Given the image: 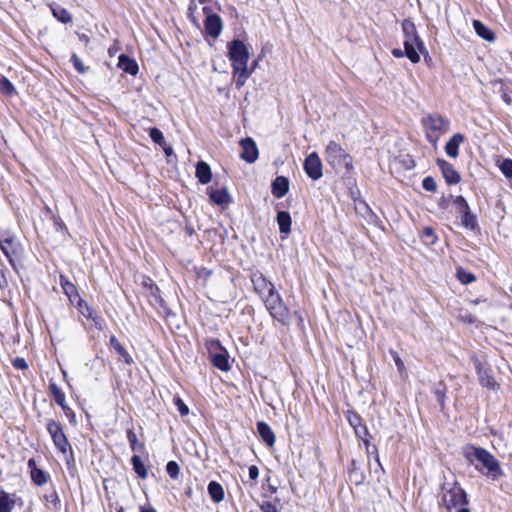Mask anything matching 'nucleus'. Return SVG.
<instances>
[{
	"label": "nucleus",
	"instance_id": "obj_26",
	"mask_svg": "<svg viewBox=\"0 0 512 512\" xmlns=\"http://www.w3.org/2000/svg\"><path fill=\"white\" fill-rule=\"evenodd\" d=\"M473 27H474L477 35L479 37H481L482 39H484L488 42H493L495 40V34L486 25H484L481 21L474 20Z\"/></svg>",
	"mask_w": 512,
	"mask_h": 512
},
{
	"label": "nucleus",
	"instance_id": "obj_44",
	"mask_svg": "<svg viewBox=\"0 0 512 512\" xmlns=\"http://www.w3.org/2000/svg\"><path fill=\"white\" fill-rule=\"evenodd\" d=\"M127 439L130 443V447L133 451H136L137 449L141 448L142 445L138 442L136 434L133 432V430L127 431Z\"/></svg>",
	"mask_w": 512,
	"mask_h": 512
},
{
	"label": "nucleus",
	"instance_id": "obj_57",
	"mask_svg": "<svg viewBox=\"0 0 512 512\" xmlns=\"http://www.w3.org/2000/svg\"><path fill=\"white\" fill-rule=\"evenodd\" d=\"M161 146L167 156H170L173 153L172 147L169 146L167 143H166V145H161Z\"/></svg>",
	"mask_w": 512,
	"mask_h": 512
},
{
	"label": "nucleus",
	"instance_id": "obj_30",
	"mask_svg": "<svg viewBox=\"0 0 512 512\" xmlns=\"http://www.w3.org/2000/svg\"><path fill=\"white\" fill-rule=\"evenodd\" d=\"M15 500L5 491H0V512H12Z\"/></svg>",
	"mask_w": 512,
	"mask_h": 512
},
{
	"label": "nucleus",
	"instance_id": "obj_21",
	"mask_svg": "<svg viewBox=\"0 0 512 512\" xmlns=\"http://www.w3.org/2000/svg\"><path fill=\"white\" fill-rule=\"evenodd\" d=\"M257 431L263 442H265L268 446L272 447L275 444V434L267 423L263 421L258 422Z\"/></svg>",
	"mask_w": 512,
	"mask_h": 512
},
{
	"label": "nucleus",
	"instance_id": "obj_28",
	"mask_svg": "<svg viewBox=\"0 0 512 512\" xmlns=\"http://www.w3.org/2000/svg\"><path fill=\"white\" fill-rule=\"evenodd\" d=\"M49 390L51 392V395L53 396L55 402L65 411L68 409V406L66 405L65 400V394L64 392L57 386V384L53 381H50L49 383Z\"/></svg>",
	"mask_w": 512,
	"mask_h": 512
},
{
	"label": "nucleus",
	"instance_id": "obj_59",
	"mask_svg": "<svg viewBox=\"0 0 512 512\" xmlns=\"http://www.w3.org/2000/svg\"><path fill=\"white\" fill-rule=\"evenodd\" d=\"M141 512H156L153 508H148V509H141Z\"/></svg>",
	"mask_w": 512,
	"mask_h": 512
},
{
	"label": "nucleus",
	"instance_id": "obj_40",
	"mask_svg": "<svg viewBox=\"0 0 512 512\" xmlns=\"http://www.w3.org/2000/svg\"><path fill=\"white\" fill-rule=\"evenodd\" d=\"M455 208L459 214H462L468 210H470L467 201L462 196H456L453 200Z\"/></svg>",
	"mask_w": 512,
	"mask_h": 512
},
{
	"label": "nucleus",
	"instance_id": "obj_6",
	"mask_svg": "<svg viewBox=\"0 0 512 512\" xmlns=\"http://www.w3.org/2000/svg\"><path fill=\"white\" fill-rule=\"evenodd\" d=\"M441 502L448 511L467 503V495L462 487L457 483L445 484Z\"/></svg>",
	"mask_w": 512,
	"mask_h": 512
},
{
	"label": "nucleus",
	"instance_id": "obj_18",
	"mask_svg": "<svg viewBox=\"0 0 512 512\" xmlns=\"http://www.w3.org/2000/svg\"><path fill=\"white\" fill-rule=\"evenodd\" d=\"M464 135L461 133L454 134L445 145V152L451 158H456L459 154V146L464 142Z\"/></svg>",
	"mask_w": 512,
	"mask_h": 512
},
{
	"label": "nucleus",
	"instance_id": "obj_8",
	"mask_svg": "<svg viewBox=\"0 0 512 512\" xmlns=\"http://www.w3.org/2000/svg\"><path fill=\"white\" fill-rule=\"evenodd\" d=\"M47 430L53 440L54 445L57 447V449H59L60 452L65 454L67 450L70 449V444L63 432L62 425L59 422L51 419L47 422Z\"/></svg>",
	"mask_w": 512,
	"mask_h": 512
},
{
	"label": "nucleus",
	"instance_id": "obj_43",
	"mask_svg": "<svg viewBox=\"0 0 512 512\" xmlns=\"http://www.w3.org/2000/svg\"><path fill=\"white\" fill-rule=\"evenodd\" d=\"M422 186L426 191L429 192H436L437 190L436 181L431 176H427L423 179Z\"/></svg>",
	"mask_w": 512,
	"mask_h": 512
},
{
	"label": "nucleus",
	"instance_id": "obj_22",
	"mask_svg": "<svg viewBox=\"0 0 512 512\" xmlns=\"http://www.w3.org/2000/svg\"><path fill=\"white\" fill-rule=\"evenodd\" d=\"M118 67L124 72L130 75H136L138 73V65L135 60L131 59L125 54H121L118 58Z\"/></svg>",
	"mask_w": 512,
	"mask_h": 512
},
{
	"label": "nucleus",
	"instance_id": "obj_2",
	"mask_svg": "<svg viewBox=\"0 0 512 512\" xmlns=\"http://www.w3.org/2000/svg\"><path fill=\"white\" fill-rule=\"evenodd\" d=\"M465 456L471 464L475 460L480 462L487 470L486 475L494 481L504 475L499 461L484 448L470 447L466 450Z\"/></svg>",
	"mask_w": 512,
	"mask_h": 512
},
{
	"label": "nucleus",
	"instance_id": "obj_7",
	"mask_svg": "<svg viewBox=\"0 0 512 512\" xmlns=\"http://www.w3.org/2000/svg\"><path fill=\"white\" fill-rule=\"evenodd\" d=\"M205 347L209 353L212 364L221 371L230 370V363L228 360V353L225 348L222 347L219 340L207 339Z\"/></svg>",
	"mask_w": 512,
	"mask_h": 512
},
{
	"label": "nucleus",
	"instance_id": "obj_3",
	"mask_svg": "<svg viewBox=\"0 0 512 512\" xmlns=\"http://www.w3.org/2000/svg\"><path fill=\"white\" fill-rule=\"evenodd\" d=\"M325 160L336 172H351L353 159L337 142L330 141L325 149Z\"/></svg>",
	"mask_w": 512,
	"mask_h": 512
},
{
	"label": "nucleus",
	"instance_id": "obj_29",
	"mask_svg": "<svg viewBox=\"0 0 512 512\" xmlns=\"http://www.w3.org/2000/svg\"><path fill=\"white\" fill-rule=\"evenodd\" d=\"M45 505L48 509L56 510L60 506V499L54 488L47 490L43 496Z\"/></svg>",
	"mask_w": 512,
	"mask_h": 512
},
{
	"label": "nucleus",
	"instance_id": "obj_46",
	"mask_svg": "<svg viewBox=\"0 0 512 512\" xmlns=\"http://www.w3.org/2000/svg\"><path fill=\"white\" fill-rule=\"evenodd\" d=\"M78 307L81 314H83L85 317L93 318V312L85 301H83L82 299H78Z\"/></svg>",
	"mask_w": 512,
	"mask_h": 512
},
{
	"label": "nucleus",
	"instance_id": "obj_10",
	"mask_svg": "<svg viewBox=\"0 0 512 512\" xmlns=\"http://www.w3.org/2000/svg\"><path fill=\"white\" fill-rule=\"evenodd\" d=\"M251 282L253 284L254 291L261 299L276 290L274 284L259 271H255L251 274Z\"/></svg>",
	"mask_w": 512,
	"mask_h": 512
},
{
	"label": "nucleus",
	"instance_id": "obj_56",
	"mask_svg": "<svg viewBox=\"0 0 512 512\" xmlns=\"http://www.w3.org/2000/svg\"><path fill=\"white\" fill-rule=\"evenodd\" d=\"M392 54L395 58H402L405 55V50H401L399 48H395L392 50Z\"/></svg>",
	"mask_w": 512,
	"mask_h": 512
},
{
	"label": "nucleus",
	"instance_id": "obj_48",
	"mask_svg": "<svg viewBox=\"0 0 512 512\" xmlns=\"http://www.w3.org/2000/svg\"><path fill=\"white\" fill-rule=\"evenodd\" d=\"M175 405L179 411V413L182 415V416H186L188 415L189 413V408L188 406L184 403V401L181 399V398H176L175 399Z\"/></svg>",
	"mask_w": 512,
	"mask_h": 512
},
{
	"label": "nucleus",
	"instance_id": "obj_47",
	"mask_svg": "<svg viewBox=\"0 0 512 512\" xmlns=\"http://www.w3.org/2000/svg\"><path fill=\"white\" fill-rule=\"evenodd\" d=\"M71 62L74 66V68L79 72V73H85L86 72V68L85 66L83 65V62L81 61V59L76 55V54H73L71 56Z\"/></svg>",
	"mask_w": 512,
	"mask_h": 512
},
{
	"label": "nucleus",
	"instance_id": "obj_36",
	"mask_svg": "<svg viewBox=\"0 0 512 512\" xmlns=\"http://www.w3.org/2000/svg\"><path fill=\"white\" fill-rule=\"evenodd\" d=\"M61 285L65 294L69 297L70 301L73 302V297H78L75 285L69 282L67 279H64L63 277H61Z\"/></svg>",
	"mask_w": 512,
	"mask_h": 512
},
{
	"label": "nucleus",
	"instance_id": "obj_9",
	"mask_svg": "<svg viewBox=\"0 0 512 512\" xmlns=\"http://www.w3.org/2000/svg\"><path fill=\"white\" fill-rule=\"evenodd\" d=\"M18 246L16 237L12 233L0 229V249L11 263L18 252Z\"/></svg>",
	"mask_w": 512,
	"mask_h": 512
},
{
	"label": "nucleus",
	"instance_id": "obj_15",
	"mask_svg": "<svg viewBox=\"0 0 512 512\" xmlns=\"http://www.w3.org/2000/svg\"><path fill=\"white\" fill-rule=\"evenodd\" d=\"M271 317L282 325L288 326L290 323V311L284 301L278 302V305L269 310Z\"/></svg>",
	"mask_w": 512,
	"mask_h": 512
},
{
	"label": "nucleus",
	"instance_id": "obj_49",
	"mask_svg": "<svg viewBox=\"0 0 512 512\" xmlns=\"http://www.w3.org/2000/svg\"><path fill=\"white\" fill-rule=\"evenodd\" d=\"M355 434L359 439H365L369 436V431L366 425L361 424L354 428Z\"/></svg>",
	"mask_w": 512,
	"mask_h": 512
},
{
	"label": "nucleus",
	"instance_id": "obj_25",
	"mask_svg": "<svg viewBox=\"0 0 512 512\" xmlns=\"http://www.w3.org/2000/svg\"><path fill=\"white\" fill-rule=\"evenodd\" d=\"M207 491L212 501L215 503H220L225 498V492L222 485L216 481L209 482Z\"/></svg>",
	"mask_w": 512,
	"mask_h": 512
},
{
	"label": "nucleus",
	"instance_id": "obj_31",
	"mask_svg": "<svg viewBox=\"0 0 512 512\" xmlns=\"http://www.w3.org/2000/svg\"><path fill=\"white\" fill-rule=\"evenodd\" d=\"M131 462H132L133 469H134L135 473L141 479L147 478L148 472H147V469H146L144 463L142 462L141 458L137 455H134L131 459Z\"/></svg>",
	"mask_w": 512,
	"mask_h": 512
},
{
	"label": "nucleus",
	"instance_id": "obj_24",
	"mask_svg": "<svg viewBox=\"0 0 512 512\" xmlns=\"http://www.w3.org/2000/svg\"><path fill=\"white\" fill-rule=\"evenodd\" d=\"M196 177L201 184H207L211 181V178H212L211 168L206 162L199 161L197 163Z\"/></svg>",
	"mask_w": 512,
	"mask_h": 512
},
{
	"label": "nucleus",
	"instance_id": "obj_58",
	"mask_svg": "<svg viewBox=\"0 0 512 512\" xmlns=\"http://www.w3.org/2000/svg\"><path fill=\"white\" fill-rule=\"evenodd\" d=\"M361 440L365 445L366 452L369 453V448H372L373 445L370 444L368 437H366L365 439H361Z\"/></svg>",
	"mask_w": 512,
	"mask_h": 512
},
{
	"label": "nucleus",
	"instance_id": "obj_33",
	"mask_svg": "<svg viewBox=\"0 0 512 512\" xmlns=\"http://www.w3.org/2000/svg\"><path fill=\"white\" fill-rule=\"evenodd\" d=\"M262 301H263L266 309L269 311L272 309V307L278 305V302H282L283 299H282L281 295L277 292V290H275L271 294L265 296L262 299Z\"/></svg>",
	"mask_w": 512,
	"mask_h": 512
},
{
	"label": "nucleus",
	"instance_id": "obj_38",
	"mask_svg": "<svg viewBox=\"0 0 512 512\" xmlns=\"http://www.w3.org/2000/svg\"><path fill=\"white\" fill-rule=\"evenodd\" d=\"M456 275H457L458 280H459L461 283H463V284H469V283H472V282H474V281H475V279H476V277H475L472 273L467 272V271H465V270H464V269H462V268H459V269L457 270Z\"/></svg>",
	"mask_w": 512,
	"mask_h": 512
},
{
	"label": "nucleus",
	"instance_id": "obj_11",
	"mask_svg": "<svg viewBox=\"0 0 512 512\" xmlns=\"http://www.w3.org/2000/svg\"><path fill=\"white\" fill-rule=\"evenodd\" d=\"M473 361L480 384L488 389L496 390L499 385L491 375L490 369L485 367L477 358H473Z\"/></svg>",
	"mask_w": 512,
	"mask_h": 512
},
{
	"label": "nucleus",
	"instance_id": "obj_4",
	"mask_svg": "<svg viewBox=\"0 0 512 512\" xmlns=\"http://www.w3.org/2000/svg\"><path fill=\"white\" fill-rule=\"evenodd\" d=\"M402 30L405 36L404 48L405 56L412 62L418 63L420 61V52H423L425 47L423 42L417 35L416 27L410 20L402 22Z\"/></svg>",
	"mask_w": 512,
	"mask_h": 512
},
{
	"label": "nucleus",
	"instance_id": "obj_16",
	"mask_svg": "<svg viewBox=\"0 0 512 512\" xmlns=\"http://www.w3.org/2000/svg\"><path fill=\"white\" fill-rule=\"evenodd\" d=\"M437 164L448 184H457L460 181V175L450 163L445 160L438 159Z\"/></svg>",
	"mask_w": 512,
	"mask_h": 512
},
{
	"label": "nucleus",
	"instance_id": "obj_51",
	"mask_svg": "<svg viewBox=\"0 0 512 512\" xmlns=\"http://www.w3.org/2000/svg\"><path fill=\"white\" fill-rule=\"evenodd\" d=\"M390 353H391V355H392V357H393V359H394V362H395V364H396V366H397L398 370H399L400 372H402V371L404 370L405 366H404L403 361H402V360H401V358L399 357L398 353H397V352H395V351H391Z\"/></svg>",
	"mask_w": 512,
	"mask_h": 512
},
{
	"label": "nucleus",
	"instance_id": "obj_60",
	"mask_svg": "<svg viewBox=\"0 0 512 512\" xmlns=\"http://www.w3.org/2000/svg\"><path fill=\"white\" fill-rule=\"evenodd\" d=\"M458 512H470V510H469V509H466V508H461V509H459V511H458Z\"/></svg>",
	"mask_w": 512,
	"mask_h": 512
},
{
	"label": "nucleus",
	"instance_id": "obj_14",
	"mask_svg": "<svg viewBox=\"0 0 512 512\" xmlns=\"http://www.w3.org/2000/svg\"><path fill=\"white\" fill-rule=\"evenodd\" d=\"M204 27L206 33L212 38H217L223 28L221 18L216 14H209L206 16Z\"/></svg>",
	"mask_w": 512,
	"mask_h": 512
},
{
	"label": "nucleus",
	"instance_id": "obj_45",
	"mask_svg": "<svg viewBox=\"0 0 512 512\" xmlns=\"http://www.w3.org/2000/svg\"><path fill=\"white\" fill-rule=\"evenodd\" d=\"M166 471L171 478L176 479L179 475V465L175 461H169L166 465Z\"/></svg>",
	"mask_w": 512,
	"mask_h": 512
},
{
	"label": "nucleus",
	"instance_id": "obj_42",
	"mask_svg": "<svg viewBox=\"0 0 512 512\" xmlns=\"http://www.w3.org/2000/svg\"><path fill=\"white\" fill-rule=\"evenodd\" d=\"M346 418L353 429L362 424V419L359 414L353 411H348Z\"/></svg>",
	"mask_w": 512,
	"mask_h": 512
},
{
	"label": "nucleus",
	"instance_id": "obj_1",
	"mask_svg": "<svg viewBox=\"0 0 512 512\" xmlns=\"http://www.w3.org/2000/svg\"><path fill=\"white\" fill-rule=\"evenodd\" d=\"M229 59L232 63L235 87L241 89L247 79L254 71L257 63L254 62L252 67L248 68L249 51L247 46L240 40H233L229 43Z\"/></svg>",
	"mask_w": 512,
	"mask_h": 512
},
{
	"label": "nucleus",
	"instance_id": "obj_41",
	"mask_svg": "<svg viewBox=\"0 0 512 512\" xmlns=\"http://www.w3.org/2000/svg\"><path fill=\"white\" fill-rule=\"evenodd\" d=\"M150 138L157 144L166 145L163 133L158 128H151L149 131Z\"/></svg>",
	"mask_w": 512,
	"mask_h": 512
},
{
	"label": "nucleus",
	"instance_id": "obj_27",
	"mask_svg": "<svg viewBox=\"0 0 512 512\" xmlns=\"http://www.w3.org/2000/svg\"><path fill=\"white\" fill-rule=\"evenodd\" d=\"M110 345L111 347L119 354V356L123 359L124 363L130 365L133 363V359L128 351L120 344L115 336L110 337Z\"/></svg>",
	"mask_w": 512,
	"mask_h": 512
},
{
	"label": "nucleus",
	"instance_id": "obj_23",
	"mask_svg": "<svg viewBox=\"0 0 512 512\" xmlns=\"http://www.w3.org/2000/svg\"><path fill=\"white\" fill-rule=\"evenodd\" d=\"M276 220H277V223L279 226L280 233L284 234L286 236L289 235L291 232V224H292V220H291V216H290L289 212L279 211L277 213Z\"/></svg>",
	"mask_w": 512,
	"mask_h": 512
},
{
	"label": "nucleus",
	"instance_id": "obj_32",
	"mask_svg": "<svg viewBox=\"0 0 512 512\" xmlns=\"http://www.w3.org/2000/svg\"><path fill=\"white\" fill-rule=\"evenodd\" d=\"M52 13L55 18H57L62 23H69L72 21L71 14L63 7L56 5L52 7Z\"/></svg>",
	"mask_w": 512,
	"mask_h": 512
},
{
	"label": "nucleus",
	"instance_id": "obj_50",
	"mask_svg": "<svg viewBox=\"0 0 512 512\" xmlns=\"http://www.w3.org/2000/svg\"><path fill=\"white\" fill-rule=\"evenodd\" d=\"M13 367L18 370H26L28 368V364L26 360L22 357H17L12 362Z\"/></svg>",
	"mask_w": 512,
	"mask_h": 512
},
{
	"label": "nucleus",
	"instance_id": "obj_61",
	"mask_svg": "<svg viewBox=\"0 0 512 512\" xmlns=\"http://www.w3.org/2000/svg\"><path fill=\"white\" fill-rule=\"evenodd\" d=\"M200 2L204 3V2H207L208 0H199Z\"/></svg>",
	"mask_w": 512,
	"mask_h": 512
},
{
	"label": "nucleus",
	"instance_id": "obj_19",
	"mask_svg": "<svg viewBox=\"0 0 512 512\" xmlns=\"http://www.w3.org/2000/svg\"><path fill=\"white\" fill-rule=\"evenodd\" d=\"M211 202L216 205H228L231 202V196L226 188L214 190L207 189Z\"/></svg>",
	"mask_w": 512,
	"mask_h": 512
},
{
	"label": "nucleus",
	"instance_id": "obj_37",
	"mask_svg": "<svg viewBox=\"0 0 512 512\" xmlns=\"http://www.w3.org/2000/svg\"><path fill=\"white\" fill-rule=\"evenodd\" d=\"M0 91L7 96H13L16 94L14 85L6 77L0 78Z\"/></svg>",
	"mask_w": 512,
	"mask_h": 512
},
{
	"label": "nucleus",
	"instance_id": "obj_35",
	"mask_svg": "<svg viewBox=\"0 0 512 512\" xmlns=\"http://www.w3.org/2000/svg\"><path fill=\"white\" fill-rule=\"evenodd\" d=\"M421 238H422L423 243L428 246L434 245L437 241V236L435 234V231L431 227H425L422 230Z\"/></svg>",
	"mask_w": 512,
	"mask_h": 512
},
{
	"label": "nucleus",
	"instance_id": "obj_5",
	"mask_svg": "<svg viewBox=\"0 0 512 512\" xmlns=\"http://www.w3.org/2000/svg\"><path fill=\"white\" fill-rule=\"evenodd\" d=\"M421 123L429 142L436 144L439 136L446 133L449 128V120L438 113H430L424 116Z\"/></svg>",
	"mask_w": 512,
	"mask_h": 512
},
{
	"label": "nucleus",
	"instance_id": "obj_20",
	"mask_svg": "<svg viewBox=\"0 0 512 512\" xmlns=\"http://www.w3.org/2000/svg\"><path fill=\"white\" fill-rule=\"evenodd\" d=\"M289 190V181L284 176H278L272 182V194L276 198L284 197Z\"/></svg>",
	"mask_w": 512,
	"mask_h": 512
},
{
	"label": "nucleus",
	"instance_id": "obj_17",
	"mask_svg": "<svg viewBox=\"0 0 512 512\" xmlns=\"http://www.w3.org/2000/svg\"><path fill=\"white\" fill-rule=\"evenodd\" d=\"M28 467L30 469L31 479L36 485L42 486L47 483L49 475L45 471L37 468L34 459L28 460Z\"/></svg>",
	"mask_w": 512,
	"mask_h": 512
},
{
	"label": "nucleus",
	"instance_id": "obj_39",
	"mask_svg": "<svg viewBox=\"0 0 512 512\" xmlns=\"http://www.w3.org/2000/svg\"><path fill=\"white\" fill-rule=\"evenodd\" d=\"M498 167L506 178L512 179V160L511 159H504L503 161H501V163L498 165Z\"/></svg>",
	"mask_w": 512,
	"mask_h": 512
},
{
	"label": "nucleus",
	"instance_id": "obj_53",
	"mask_svg": "<svg viewBox=\"0 0 512 512\" xmlns=\"http://www.w3.org/2000/svg\"><path fill=\"white\" fill-rule=\"evenodd\" d=\"M435 395L437 398V401L440 403L441 407H444V398H445V392L440 389L435 390Z\"/></svg>",
	"mask_w": 512,
	"mask_h": 512
},
{
	"label": "nucleus",
	"instance_id": "obj_54",
	"mask_svg": "<svg viewBox=\"0 0 512 512\" xmlns=\"http://www.w3.org/2000/svg\"><path fill=\"white\" fill-rule=\"evenodd\" d=\"M261 509H262L263 512H277L276 507L272 503H270V502H265L261 506Z\"/></svg>",
	"mask_w": 512,
	"mask_h": 512
},
{
	"label": "nucleus",
	"instance_id": "obj_52",
	"mask_svg": "<svg viewBox=\"0 0 512 512\" xmlns=\"http://www.w3.org/2000/svg\"><path fill=\"white\" fill-rule=\"evenodd\" d=\"M259 476V469L255 465L249 467V477L251 480H256Z\"/></svg>",
	"mask_w": 512,
	"mask_h": 512
},
{
	"label": "nucleus",
	"instance_id": "obj_55",
	"mask_svg": "<svg viewBox=\"0 0 512 512\" xmlns=\"http://www.w3.org/2000/svg\"><path fill=\"white\" fill-rule=\"evenodd\" d=\"M368 454H374L375 455V461L377 462L378 466L383 470V467L380 463L379 455H378V449L376 446H372V448H369Z\"/></svg>",
	"mask_w": 512,
	"mask_h": 512
},
{
	"label": "nucleus",
	"instance_id": "obj_13",
	"mask_svg": "<svg viewBox=\"0 0 512 512\" xmlns=\"http://www.w3.org/2000/svg\"><path fill=\"white\" fill-rule=\"evenodd\" d=\"M242 147L241 158L248 163H254L258 158V148L252 138H245L240 141Z\"/></svg>",
	"mask_w": 512,
	"mask_h": 512
},
{
	"label": "nucleus",
	"instance_id": "obj_34",
	"mask_svg": "<svg viewBox=\"0 0 512 512\" xmlns=\"http://www.w3.org/2000/svg\"><path fill=\"white\" fill-rule=\"evenodd\" d=\"M462 225L470 230H474L477 226L476 217L471 213L470 210L460 214Z\"/></svg>",
	"mask_w": 512,
	"mask_h": 512
},
{
	"label": "nucleus",
	"instance_id": "obj_12",
	"mask_svg": "<svg viewBox=\"0 0 512 512\" xmlns=\"http://www.w3.org/2000/svg\"><path fill=\"white\" fill-rule=\"evenodd\" d=\"M304 170L312 180L322 177V162L316 152L309 154L304 161Z\"/></svg>",
	"mask_w": 512,
	"mask_h": 512
}]
</instances>
